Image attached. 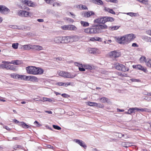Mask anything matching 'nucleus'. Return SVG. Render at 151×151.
<instances>
[{"instance_id":"1","label":"nucleus","mask_w":151,"mask_h":151,"mask_svg":"<svg viewBox=\"0 0 151 151\" xmlns=\"http://www.w3.org/2000/svg\"><path fill=\"white\" fill-rule=\"evenodd\" d=\"M135 37L133 34L127 35L124 36H120L117 39V42L119 44H127L133 40Z\"/></svg>"},{"instance_id":"2","label":"nucleus","mask_w":151,"mask_h":151,"mask_svg":"<svg viewBox=\"0 0 151 151\" xmlns=\"http://www.w3.org/2000/svg\"><path fill=\"white\" fill-rule=\"evenodd\" d=\"M26 70L28 74L34 75L42 74L44 72V70L42 68L33 66L26 67Z\"/></svg>"},{"instance_id":"3","label":"nucleus","mask_w":151,"mask_h":151,"mask_svg":"<svg viewBox=\"0 0 151 151\" xmlns=\"http://www.w3.org/2000/svg\"><path fill=\"white\" fill-rule=\"evenodd\" d=\"M93 29L94 30V33H99L103 32V30L107 28V26L105 24L102 25L98 24L93 26Z\"/></svg>"},{"instance_id":"4","label":"nucleus","mask_w":151,"mask_h":151,"mask_svg":"<svg viewBox=\"0 0 151 151\" xmlns=\"http://www.w3.org/2000/svg\"><path fill=\"white\" fill-rule=\"evenodd\" d=\"M58 75L67 78H73L76 76V74H73L71 73L64 71H60L58 72Z\"/></svg>"},{"instance_id":"5","label":"nucleus","mask_w":151,"mask_h":151,"mask_svg":"<svg viewBox=\"0 0 151 151\" xmlns=\"http://www.w3.org/2000/svg\"><path fill=\"white\" fill-rule=\"evenodd\" d=\"M115 67L116 69L124 72L128 71L129 70V69L128 68L126 67L120 63L116 64Z\"/></svg>"},{"instance_id":"6","label":"nucleus","mask_w":151,"mask_h":151,"mask_svg":"<svg viewBox=\"0 0 151 151\" xmlns=\"http://www.w3.org/2000/svg\"><path fill=\"white\" fill-rule=\"evenodd\" d=\"M10 10L4 5H0V13L2 14H6L10 12Z\"/></svg>"},{"instance_id":"7","label":"nucleus","mask_w":151,"mask_h":151,"mask_svg":"<svg viewBox=\"0 0 151 151\" xmlns=\"http://www.w3.org/2000/svg\"><path fill=\"white\" fill-rule=\"evenodd\" d=\"M18 15L22 17H27L31 14L30 12H27L25 11L19 10L18 12Z\"/></svg>"},{"instance_id":"8","label":"nucleus","mask_w":151,"mask_h":151,"mask_svg":"<svg viewBox=\"0 0 151 151\" xmlns=\"http://www.w3.org/2000/svg\"><path fill=\"white\" fill-rule=\"evenodd\" d=\"M109 55L111 58H116L120 56V53L116 51H114L110 52Z\"/></svg>"},{"instance_id":"9","label":"nucleus","mask_w":151,"mask_h":151,"mask_svg":"<svg viewBox=\"0 0 151 151\" xmlns=\"http://www.w3.org/2000/svg\"><path fill=\"white\" fill-rule=\"evenodd\" d=\"M22 2L29 6L34 7L35 6L33 2L31 1L27 0H21Z\"/></svg>"},{"instance_id":"10","label":"nucleus","mask_w":151,"mask_h":151,"mask_svg":"<svg viewBox=\"0 0 151 151\" xmlns=\"http://www.w3.org/2000/svg\"><path fill=\"white\" fill-rule=\"evenodd\" d=\"M94 14L92 11L83 12L81 13V15L83 17H88L91 15Z\"/></svg>"},{"instance_id":"11","label":"nucleus","mask_w":151,"mask_h":151,"mask_svg":"<svg viewBox=\"0 0 151 151\" xmlns=\"http://www.w3.org/2000/svg\"><path fill=\"white\" fill-rule=\"evenodd\" d=\"M74 141L76 143L78 144L81 147H83L84 149H86V145L85 144V143L82 140L78 139H75Z\"/></svg>"},{"instance_id":"12","label":"nucleus","mask_w":151,"mask_h":151,"mask_svg":"<svg viewBox=\"0 0 151 151\" xmlns=\"http://www.w3.org/2000/svg\"><path fill=\"white\" fill-rule=\"evenodd\" d=\"M94 22L104 24L106 22V17H101L95 20Z\"/></svg>"},{"instance_id":"13","label":"nucleus","mask_w":151,"mask_h":151,"mask_svg":"<svg viewBox=\"0 0 151 151\" xmlns=\"http://www.w3.org/2000/svg\"><path fill=\"white\" fill-rule=\"evenodd\" d=\"M81 37L77 35L70 36V42H75L78 41Z\"/></svg>"},{"instance_id":"14","label":"nucleus","mask_w":151,"mask_h":151,"mask_svg":"<svg viewBox=\"0 0 151 151\" xmlns=\"http://www.w3.org/2000/svg\"><path fill=\"white\" fill-rule=\"evenodd\" d=\"M63 37H56L54 39V41L56 43H63Z\"/></svg>"},{"instance_id":"15","label":"nucleus","mask_w":151,"mask_h":151,"mask_svg":"<svg viewBox=\"0 0 151 151\" xmlns=\"http://www.w3.org/2000/svg\"><path fill=\"white\" fill-rule=\"evenodd\" d=\"M32 50L39 51L42 50L43 47L42 46L39 45H32Z\"/></svg>"},{"instance_id":"16","label":"nucleus","mask_w":151,"mask_h":151,"mask_svg":"<svg viewBox=\"0 0 151 151\" xmlns=\"http://www.w3.org/2000/svg\"><path fill=\"white\" fill-rule=\"evenodd\" d=\"M62 37L63 43H67L70 42V36L67 37Z\"/></svg>"},{"instance_id":"17","label":"nucleus","mask_w":151,"mask_h":151,"mask_svg":"<svg viewBox=\"0 0 151 151\" xmlns=\"http://www.w3.org/2000/svg\"><path fill=\"white\" fill-rule=\"evenodd\" d=\"M28 81L32 82L36 81H38V79L37 77L32 76H28Z\"/></svg>"},{"instance_id":"18","label":"nucleus","mask_w":151,"mask_h":151,"mask_svg":"<svg viewBox=\"0 0 151 151\" xmlns=\"http://www.w3.org/2000/svg\"><path fill=\"white\" fill-rule=\"evenodd\" d=\"M94 30L93 28H87L86 29L84 30V32L85 33H88L89 34H94Z\"/></svg>"},{"instance_id":"19","label":"nucleus","mask_w":151,"mask_h":151,"mask_svg":"<svg viewBox=\"0 0 151 151\" xmlns=\"http://www.w3.org/2000/svg\"><path fill=\"white\" fill-rule=\"evenodd\" d=\"M99 51V50L96 48H91L89 50V52L90 53L93 54H96L98 53Z\"/></svg>"},{"instance_id":"20","label":"nucleus","mask_w":151,"mask_h":151,"mask_svg":"<svg viewBox=\"0 0 151 151\" xmlns=\"http://www.w3.org/2000/svg\"><path fill=\"white\" fill-rule=\"evenodd\" d=\"M43 101H47L50 102H55V100L54 98L49 99L45 97H43ZM41 101H42V100H41Z\"/></svg>"},{"instance_id":"21","label":"nucleus","mask_w":151,"mask_h":151,"mask_svg":"<svg viewBox=\"0 0 151 151\" xmlns=\"http://www.w3.org/2000/svg\"><path fill=\"white\" fill-rule=\"evenodd\" d=\"M23 49L24 50H29L32 49V45H24L23 46Z\"/></svg>"},{"instance_id":"22","label":"nucleus","mask_w":151,"mask_h":151,"mask_svg":"<svg viewBox=\"0 0 151 151\" xmlns=\"http://www.w3.org/2000/svg\"><path fill=\"white\" fill-rule=\"evenodd\" d=\"M19 79H21L24 81H28V76H26L24 75H19Z\"/></svg>"},{"instance_id":"23","label":"nucleus","mask_w":151,"mask_h":151,"mask_svg":"<svg viewBox=\"0 0 151 151\" xmlns=\"http://www.w3.org/2000/svg\"><path fill=\"white\" fill-rule=\"evenodd\" d=\"M6 63L8 64H12L14 65H18L20 63V61L19 60L12 61L11 62H6Z\"/></svg>"},{"instance_id":"24","label":"nucleus","mask_w":151,"mask_h":151,"mask_svg":"<svg viewBox=\"0 0 151 151\" xmlns=\"http://www.w3.org/2000/svg\"><path fill=\"white\" fill-rule=\"evenodd\" d=\"M94 3L99 5H103V3L101 0H91Z\"/></svg>"},{"instance_id":"25","label":"nucleus","mask_w":151,"mask_h":151,"mask_svg":"<svg viewBox=\"0 0 151 151\" xmlns=\"http://www.w3.org/2000/svg\"><path fill=\"white\" fill-rule=\"evenodd\" d=\"M104 10L106 12H107L112 14H115V12L112 9H111L109 8L105 7L104 8Z\"/></svg>"},{"instance_id":"26","label":"nucleus","mask_w":151,"mask_h":151,"mask_svg":"<svg viewBox=\"0 0 151 151\" xmlns=\"http://www.w3.org/2000/svg\"><path fill=\"white\" fill-rule=\"evenodd\" d=\"M127 15H129L131 17H136L139 15L138 13L133 12H129L126 13Z\"/></svg>"},{"instance_id":"27","label":"nucleus","mask_w":151,"mask_h":151,"mask_svg":"<svg viewBox=\"0 0 151 151\" xmlns=\"http://www.w3.org/2000/svg\"><path fill=\"white\" fill-rule=\"evenodd\" d=\"M90 40L91 41H101L102 39L98 37H94L91 38L90 39Z\"/></svg>"},{"instance_id":"28","label":"nucleus","mask_w":151,"mask_h":151,"mask_svg":"<svg viewBox=\"0 0 151 151\" xmlns=\"http://www.w3.org/2000/svg\"><path fill=\"white\" fill-rule=\"evenodd\" d=\"M136 110V107L130 108L128 109V114H131L132 113H135V111Z\"/></svg>"},{"instance_id":"29","label":"nucleus","mask_w":151,"mask_h":151,"mask_svg":"<svg viewBox=\"0 0 151 151\" xmlns=\"http://www.w3.org/2000/svg\"><path fill=\"white\" fill-rule=\"evenodd\" d=\"M76 29L77 28L75 26L73 25H68V30H76Z\"/></svg>"},{"instance_id":"30","label":"nucleus","mask_w":151,"mask_h":151,"mask_svg":"<svg viewBox=\"0 0 151 151\" xmlns=\"http://www.w3.org/2000/svg\"><path fill=\"white\" fill-rule=\"evenodd\" d=\"M80 23L81 25L84 27H87L89 25V23L86 22L81 21Z\"/></svg>"},{"instance_id":"31","label":"nucleus","mask_w":151,"mask_h":151,"mask_svg":"<svg viewBox=\"0 0 151 151\" xmlns=\"http://www.w3.org/2000/svg\"><path fill=\"white\" fill-rule=\"evenodd\" d=\"M88 105L91 106H98V104L91 101H88Z\"/></svg>"},{"instance_id":"32","label":"nucleus","mask_w":151,"mask_h":151,"mask_svg":"<svg viewBox=\"0 0 151 151\" xmlns=\"http://www.w3.org/2000/svg\"><path fill=\"white\" fill-rule=\"evenodd\" d=\"M106 22H112L114 20V19L113 18L111 17H106Z\"/></svg>"},{"instance_id":"33","label":"nucleus","mask_w":151,"mask_h":151,"mask_svg":"<svg viewBox=\"0 0 151 151\" xmlns=\"http://www.w3.org/2000/svg\"><path fill=\"white\" fill-rule=\"evenodd\" d=\"M146 65L149 67H151V60L149 59L145 61Z\"/></svg>"},{"instance_id":"34","label":"nucleus","mask_w":151,"mask_h":151,"mask_svg":"<svg viewBox=\"0 0 151 151\" xmlns=\"http://www.w3.org/2000/svg\"><path fill=\"white\" fill-rule=\"evenodd\" d=\"M83 66L86 69L89 70H92L93 69L92 66L89 64H84Z\"/></svg>"},{"instance_id":"35","label":"nucleus","mask_w":151,"mask_h":151,"mask_svg":"<svg viewBox=\"0 0 151 151\" xmlns=\"http://www.w3.org/2000/svg\"><path fill=\"white\" fill-rule=\"evenodd\" d=\"M19 74H17L12 73L11 74V77L13 78L18 79L19 76H19Z\"/></svg>"},{"instance_id":"36","label":"nucleus","mask_w":151,"mask_h":151,"mask_svg":"<svg viewBox=\"0 0 151 151\" xmlns=\"http://www.w3.org/2000/svg\"><path fill=\"white\" fill-rule=\"evenodd\" d=\"M119 27L120 26H115L110 27L109 29L112 30H115L118 29Z\"/></svg>"},{"instance_id":"37","label":"nucleus","mask_w":151,"mask_h":151,"mask_svg":"<svg viewBox=\"0 0 151 151\" xmlns=\"http://www.w3.org/2000/svg\"><path fill=\"white\" fill-rule=\"evenodd\" d=\"M123 144H124L123 145L124 147H128L132 145V143L128 142H126L123 143Z\"/></svg>"},{"instance_id":"38","label":"nucleus","mask_w":151,"mask_h":151,"mask_svg":"<svg viewBox=\"0 0 151 151\" xmlns=\"http://www.w3.org/2000/svg\"><path fill=\"white\" fill-rule=\"evenodd\" d=\"M19 44L18 43H13L12 44V47L14 49H17L18 48Z\"/></svg>"},{"instance_id":"39","label":"nucleus","mask_w":151,"mask_h":151,"mask_svg":"<svg viewBox=\"0 0 151 151\" xmlns=\"http://www.w3.org/2000/svg\"><path fill=\"white\" fill-rule=\"evenodd\" d=\"M78 7L79 8H81L82 9H87L88 8L87 7L84 5L82 4H80L78 6Z\"/></svg>"},{"instance_id":"40","label":"nucleus","mask_w":151,"mask_h":151,"mask_svg":"<svg viewBox=\"0 0 151 151\" xmlns=\"http://www.w3.org/2000/svg\"><path fill=\"white\" fill-rule=\"evenodd\" d=\"M108 99L106 97H103L100 99V100L102 103H105L106 102Z\"/></svg>"},{"instance_id":"41","label":"nucleus","mask_w":151,"mask_h":151,"mask_svg":"<svg viewBox=\"0 0 151 151\" xmlns=\"http://www.w3.org/2000/svg\"><path fill=\"white\" fill-rule=\"evenodd\" d=\"M141 65H133L132 67L133 68H135L138 70H140L141 68Z\"/></svg>"},{"instance_id":"42","label":"nucleus","mask_w":151,"mask_h":151,"mask_svg":"<svg viewBox=\"0 0 151 151\" xmlns=\"http://www.w3.org/2000/svg\"><path fill=\"white\" fill-rule=\"evenodd\" d=\"M65 20H66L68 23H72L74 22V20L70 18H65Z\"/></svg>"},{"instance_id":"43","label":"nucleus","mask_w":151,"mask_h":151,"mask_svg":"<svg viewBox=\"0 0 151 151\" xmlns=\"http://www.w3.org/2000/svg\"><path fill=\"white\" fill-rule=\"evenodd\" d=\"M47 4H52L55 1V0H44Z\"/></svg>"},{"instance_id":"44","label":"nucleus","mask_w":151,"mask_h":151,"mask_svg":"<svg viewBox=\"0 0 151 151\" xmlns=\"http://www.w3.org/2000/svg\"><path fill=\"white\" fill-rule=\"evenodd\" d=\"M136 110L137 111H145L147 109L146 108H142L139 109L137 107H136Z\"/></svg>"},{"instance_id":"45","label":"nucleus","mask_w":151,"mask_h":151,"mask_svg":"<svg viewBox=\"0 0 151 151\" xmlns=\"http://www.w3.org/2000/svg\"><path fill=\"white\" fill-rule=\"evenodd\" d=\"M52 127L54 129L57 130H60L61 129V128L58 125H53Z\"/></svg>"},{"instance_id":"46","label":"nucleus","mask_w":151,"mask_h":151,"mask_svg":"<svg viewBox=\"0 0 151 151\" xmlns=\"http://www.w3.org/2000/svg\"><path fill=\"white\" fill-rule=\"evenodd\" d=\"M61 28L63 30H68V25H64L62 26Z\"/></svg>"},{"instance_id":"47","label":"nucleus","mask_w":151,"mask_h":151,"mask_svg":"<svg viewBox=\"0 0 151 151\" xmlns=\"http://www.w3.org/2000/svg\"><path fill=\"white\" fill-rule=\"evenodd\" d=\"M75 65L76 66L78 67H83V65L81 64H80L78 63V62H75L74 63Z\"/></svg>"},{"instance_id":"48","label":"nucleus","mask_w":151,"mask_h":151,"mask_svg":"<svg viewBox=\"0 0 151 151\" xmlns=\"http://www.w3.org/2000/svg\"><path fill=\"white\" fill-rule=\"evenodd\" d=\"M21 147H22V146L20 145H15L14 146L13 148L14 150H17V148H21Z\"/></svg>"},{"instance_id":"49","label":"nucleus","mask_w":151,"mask_h":151,"mask_svg":"<svg viewBox=\"0 0 151 151\" xmlns=\"http://www.w3.org/2000/svg\"><path fill=\"white\" fill-rule=\"evenodd\" d=\"M140 60L141 62H143L144 61L145 62V61L147 60V59H146V58L145 57L142 56V57L140 58Z\"/></svg>"},{"instance_id":"50","label":"nucleus","mask_w":151,"mask_h":151,"mask_svg":"<svg viewBox=\"0 0 151 151\" xmlns=\"http://www.w3.org/2000/svg\"><path fill=\"white\" fill-rule=\"evenodd\" d=\"M130 80L132 82H139L140 81L139 80L136 79L132 78Z\"/></svg>"},{"instance_id":"51","label":"nucleus","mask_w":151,"mask_h":151,"mask_svg":"<svg viewBox=\"0 0 151 151\" xmlns=\"http://www.w3.org/2000/svg\"><path fill=\"white\" fill-rule=\"evenodd\" d=\"M105 1L107 2H110L114 3H116L117 0H105Z\"/></svg>"},{"instance_id":"52","label":"nucleus","mask_w":151,"mask_h":151,"mask_svg":"<svg viewBox=\"0 0 151 151\" xmlns=\"http://www.w3.org/2000/svg\"><path fill=\"white\" fill-rule=\"evenodd\" d=\"M140 70L143 71L145 72H146L147 71V70L146 68L142 66H141Z\"/></svg>"},{"instance_id":"53","label":"nucleus","mask_w":151,"mask_h":151,"mask_svg":"<svg viewBox=\"0 0 151 151\" xmlns=\"http://www.w3.org/2000/svg\"><path fill=\"white\" fill-rule=\"evenodd\" d=\"M24 124V125L23 126V127L25 129H27V128H29V127H30L27 124H25V123Z\"/></svg>"},{"instance_id":"54","label":"nucleus","mask_w":151,"mask_h":151,"mask_svg":"<svg viewBox=\"0 0 151 151\" xmlns=\"http://www.w3.org/2000/svg\"><path fill=\"white\" fill-rule=\"evenodd\" d=\"M119 75L121 76H124V77H127V74H126L124 73V74H122L121 73H119Z\"/></svg>"},{"instance_id":"55","label":"nucleus","mask_w":151,"mask_h":151,"mask_svg":"<svg viewBox=\"0 0 151 151\" xmlns=\"http://www.w3.org/2000/svg\"><path fill=\"white\" fill-rule=\"evenodd\" d=\"M61 96L64 98H67L69 96V95L66 93H63L61 94Z\"/></svg>"},{"instance_id":"56","label":"nucleus","mask_w":151,"mask_h":151,"mask_svg":"<svg viewBox=\"0 0 151 151\" xmlns=\"http://www.w3.org/2000/svg\"><path fill=\"white\" fill-rule=\"evenodd\" d=\"M9 67V68L10 69L14 70L15 69V68H14V65H10Z\"/></svg>"},{"instance_id":"57","label":"nucleus","mask_w":151,"mask_h":151,"mask_svg":"<svg viewBox=\"0 0 151 151\" xmlns=\"http://www.w3.org/2000/svg\"><path fill=\"white\" fill-rule=\"evenodd\" d=\"M37 124V125H36L37 127H39L41 126V125L37 121H35L34 122V124Z\"/></svg>"},{"instance_id":"58","label":"nucleus","mask_w":151,"mask_h":151,"mask_svg":"<svg viewBox=\"0 0 151 151\" xmlns=\"http://www.w3.org/2000/svg\"><path fill=\"white\" fill-rule=\"evenodd\" d=\"M79 70L80 71H84L85 70V68H83L79 67L78 68Z\"/></svg>"},{"instance_id":"59","label":"nucleus","mask_w":151,"mask_h":151,"mask_svg":"<svg viewBox=\"0 0 151 151\" xmlns=\"http://www.w3.org/2000/svg\"><path fill=\"white\" fill-rule=\"evenodd\" d=\"M65 84L63 82H58L57 83V84L60 86H64Z\"/></svg>"},{"instance_id":"60","label":"nucleus","mask_w":151,"mask_h":151,"mask_svg":"<svg viewBox=\"0 0 151 151\" xmlns=\"http://www.w3.org/2000/svg\"><path fill=\"white\" fill-rule=\"evenodd\" d=\"M132 46L133 47H138V45L136 43H134L132 44Z\"/></svg>"},{"instance_id":"61","label":"nucleus","mask_w":151,"mask_h":151,"mask_svg":"<svg viewBox=\"0 0 151 151\" xmlns=\"http://www.w3.org/2000/svg\"><path fill=\"white\" fill-rule=\"evenodd\" d=\"M124 136V134H122L120 133L118 134V136L119 138H121L122 137Z\"/></svg>"},{"instance_id":"62","label":"nucleus","mask_w":151,"mask_h":151,"mask_svg":"<svg viewBox=\"0 0 151 151\" xmlns=\"http://www.w3.org/2000/svg\"><path fill=\"white\" fill-rule=\"evenodd\" d=\"M45 111L49 114H52V112L50 111Z\"/></svg>"},{"instance_id":"63","label":"nucleus","mask_w":151,"mask_h":151,"mask_svg":"<svg viewBox=\"0 0 151 151\" xmlns=\"http://www.w3.org/2000/svg\"><path fill=\"white\" fill-rule=\"evenodd\" d=\"M4 128L6 129L7 130H10V129L8 127L5 126L4 127Z\"/></svg>"},{"instance_id":"64","label":"nucleus","mask_w":151,"mask_h":151,"mask_svg":"<svg viewBox=\"0 0 151 151\" xmlns=\"http://www.w3.org/2000/svg\"><path fill=\"white\" fill-rule=\"evenodd\" d=\"M147 34L151 36V30H149L146 32Z\"/></svg>"}]
</instances>
